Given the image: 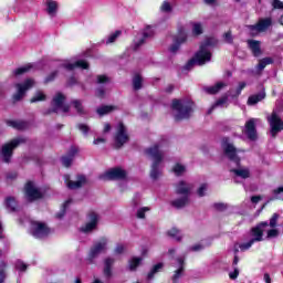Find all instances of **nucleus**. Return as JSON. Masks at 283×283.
Listing matches in <instances>:
<instances>
[{"label": "nucleus", "instance_id": "1", "mask_svg": "<svg viewBox=\"0 0 283 283\" xmlns=\"http://www.w3.org/2000/svg\"><path fill=\"white\" fill-rule=\"evenodd\" d=\"M171 109L177 112L175 115L176 123H180V120H187L191 118V113L193 112V102H186L182 104V101L174 98Z\"/></svg>", "mask_w": 283, "mask_h": 283}, {"label": "nucleus", "instance_id": "2", "mask_svg": "<svg viewBox=\"0 0 283 283\" xmlns=\"http://www.w3.org/2000/svg\"><path fill=\"white\" fill-rule=\"evenodd\" d=\"M145 154L147 156H151L154 159V163L151 165V170H150V178L153 180H158L160 177V170L158 169L160 163H163V154H160V145L155 144L153 147L146 148Z\"/></svg>", "mask_w": 283, "mask_h": 283}, {"label": "nucleus", "instance_id": "3", "mask_svg": "<svg viewBox=\"0 0 283 283\" xmlns=\"http://www.w3.org/2000/svg\"><path fill=\"white\" fill-rule=\"evenodd\" d=\"M24 143H28V139L25 137H17L13 138L11 142L2 145L0 149V158L3 163H10L12 160V154H14V149L19 147V145H24Z\"/></svg>", "mask_w": 283, "mask_h": 283}, {"label": "nucleus", "instance_id": "4", "mask_svg": "<svg viewBox=\"0 0 283 283\" xmlns=\"http://www.w3.org/2000/svg\"><path fill=\"white\" fill-rule=\"evenodd\" d=\"M273 25V18H260L255 24H249L248 30L250 31V36H256L262 32H266L269 28Z\"/></svg>", "mask_w": 283, "mask_h": 283}, {"label": "nucleus", "instance_id": "5", "mask_svg": "<svg viewBox=\"0 0 283 283\" xmlns=\"http://www.w3.org/2000/svg\"><path fill=\"white\" fill-rule=\"evenodd\" d=\"M35 85L34 80L27 78L22 83H15V93L12 95L13 103H19V101H23V97L25 96V92L29 90H32V87Z\"/></svg>", "mask_w": 283, "mask_h": 283}, {"label": "nucleus", "instance_id": "6", "mask_svg": "<svg viewBox=\"0 0 283 283\" xmlns=\"http://www.w3.org/2000/svg\"><path fill=\"white\" fill-rule=\"evenodd\" d=\"M229 137L222 138V149L224 153V156H227L228 160L231 163H234L238 167L241 165L240 156H238V148L233 146V144L229 143Z\"/></svg>", "mask_w": 283, "mask_h": 283}, {"label": "nucleus", "instance_id": "7", "mask_svg": "<svg viewBox=\"0 0 283 283\" xmlns=\"http://www.w3.org/2000/svg\"><path fill=\"white\" fill-rule=\"evenodd\" d=\"M99 178L106 181L127 180V170L120 167L109 168Z\"/></svg>", "mask_w": 283, "mask_h": 283}, {"label": "nucleus", "instance_id": "8", "mask_svg": "<svg viewBox=\"0 0 283 283\" xmlns=\"http://www.w3.org/2000/svg\"><path fill=\"white\" fill-rule=\"evenodd\" d=\"M115 149H120L126 143H129V134H127V126L119 122L114 136Z\"/></svg>", "mask_w": 283, "mask_h": 283}, {"label": "nucleus", "instance_id": "9", "mask_svg": "<svg viewBox=\"0 0 283 283\" xmlns=\"http://www.w3.org/2000/svg\"><path fill=\"white\" fill-rule=\"evenodd\" d=\"M30 233L33 235V238H36L38 240H43V238H48L51 233L50 228H48V224L39 221H32Z\"/></svg>", "mask_w": 283, "mask_h": 283}, {"label": "nucleus", "instance_id": "10", "mask_svg": "<svg viewBox=\"0 0 283 283\" xmlns=\"http://www.w3.org/2000/svg\"><path fill=\"white\" fill-rule=\"evenodd\" d=\"M66 98L67 97L65 96V94L61 92L56 93L52 99L53 112H55L56 114H59V112L67 114V112H70V106L65 104Z\"/></svg>", "mask_w": 283, "mask_h": 283}, {"label": "nucleus", "instance_id": "11", "mask_svg": "<svg viewBox=\"0 0 283 283\" xmlns=\"http://www.w3.org/2000/svg\"><path fill=\"white\" fill-rule=\"evenodd\" d=\"M269 124L271 127L270 134L272 138H275L280 132H283V120L277 113L272 112L271 117L269 118Z\"/></svg>", "mask_w": 283, "mask_h": 283}, {"label": "nucleus", "instance_id": "12", "mask_svg": "<svg viewBox=\"0 0 283 283\" xmlns=\"http://www.w3.org/2000/svg\"><path fill=\"white\" fill-rule=\"evenodd\" d=\"M85 185H87V177L85 175H77L75 180L72 181L73 200H83L85 195H81L80 198L76 196H78V189H82V187H85Z\"/></svg>", "mask_w": 283, "mask_h": 283}, {"label": "nucleus", "instance_id": "13", "mask_svg": "<svg viewBox=\"0 0 283 283\" xmlns=\"http://www.w3.org/2000/svg\"><path fill=\"white\" fill-rule=\"evenodd\" d=\"M182 43H187V32H185V28L180 27L178 29V35L174 38L172 44L169 46V52L176 54V52L180 50Z\"/></svg>", "mask_w": 283, "mask_h": 283}, {"label": "nucleus", "instance_id": "14", "mask_svg": "<svg viewBox=\"0 0 283 283\" xmlns=\"http://www.w3.org/2000/svg\"><path fill=\"white\" fill-rule=\"evenodd\" d=\"M107 248V239H102L99 242L95 243L94 247L91 248L87 260L90 264L94 262L95 258H98L103 251Z\"/></svg>", "mask_w": 283, "mask_h": 283}, {"label": "nucleus", "instance_id": "15", "mask_svg": "<svg viewBox=\"0 0 283 283\" xmlns=\"http://www.w3.org/2000/svg\"><path fill=\"white\" fill-rule=\"evenodd\" d=\"M24 191H25L27 199L30 202H33V200H39L40 198H43V193L41 192V190L39 188H36L34 182H32V181H29L25 185Z\"/></svg>", "mask_w": 283, "mask_h": 283}, {"label": "nucleus", "instance_id": "16", "mask_svg": "<svg viewBox=\"0 0 283 283\" xmlns=\"http://www.w3.org/2000/svg\"><path fill=\"white\" fill-rule=\"evenodd\" d=\"M86 218L90 222H87L85 227L82 228V231L83 233H92V231L98 227V213L91 210L86 214Z\"/></svg>", "mask_w": 283, "mask_h": 283}, {"label": "nucleus", "instance_id": "17", "mask_svg": "<svg viewBox=\"0 0 283 283\" xmlns=\"http://www.w3.org/2000/svg\"><path fill=\"white\" fill-rule=\"evenodd\" d=\"M211 51L206 50L205 46H199V50L195 54V60L197 61V65H205L211 61Z\"/></svg>", "mask_w": 283, "mask_h": 283}, {"label": "nucleus", "instance_id": "18", "mask_svg": "<svg viewBox=\"0 0 283 283\" xmlns=\"http://www.w3.org/2000/svg\"><path fill=\"white\" fill-rule=\"evenodd\" d=\"M266 227H269V222L262 221L251 229V235L253 237L252 240H254V242H262V240H264L263 239V235H264L263 229Z\"/></svg>", "mask_w": 283, "mask_h": 283}, {"label": "nucleus", "instance_id": "19", "mask_svg": "<svg viewBox=\"0 0 283 283\" xmlns=\"http://www.w3.org/2000/svg\"><path fill=\"white\" fill-rule=\"evenodd\" d=\"M245 136L249 140H258V128L255 127V118H250L245 122Z\"/></svg>", "mask_w": 283, "mask_h": 283}, {"label": "nucleus", "instance_id": "20", "mask_svg": "<svg viewBox=\"0 0 283 283\" xmlns=\"http://www.w3.org/2000/svg\"><path fill=\"white\" fill-rule=\"evenodd\" d=\"M248 48L252 52V56H262V42L260 40H247Z\"/></svg>", "mask_w": 283, "mask_h": 283}, {"label": "nucleus", "instance_id": "21", "mask_svg": "<svg viewBox=\"0 0 283 283\" xmlns=\"http://www.w3.org/2000/svg\"><path fill=\"white\" fill-rule=\"evenodd\" d=\"M7 125L8 127H12L13 129H18L20 132H23L24 129H28V127H30V124L28 122L21 119H8Z\"/></svg>", "mask_w": 283, "mask_h": 283}, {"label": "nucleus", "instance_id": "22", "mask_svg": "<svg viewBox=\"0 0 283 283\" xmlns=\"http://www.w3.org/2000/svg\"><path fill=\"white\" fill-rule=\"evenodd\" d=\"M45 12L49 14V17H51V19H54V17H56V13L59 12V2L46 0Z\"/></svg>", "mask_w": 283, "mask_h": 283}, {"label": "nucleus", "instance_id": "23", "mask_svg": "<svg viewBox=\"0 0 283 283\" xmlns=\"http://www.w3.org/2000/svg\"><path fill=\"white\" fill-rule=\"evenodd\" d=\"M264 98H266V92L262 90L261 92L249 96L248 105H258V103H261V101H264Z\"/></svg>", "mask_w": 283, "mask_h": 283}, {"label": "nucleus", "instance_id": "24", "mask_svg": "<svg viewBox=\"0 0 283 283\" xmlns=\"http://www.w3.org/2000/svg\"><path fill=\"white\" fill-rule=\"evenodd\" d=\"M161 269H165V263L159 262L157 264H155L150 271L147 273L146 280L147 282H151V280H154V277H156L157 273H160Z\"/></svg>", "mask_w": 283, "mask_h": 283}, {"label": "nucleus", "instance_id": "25", "mask_svg": "<svg viewBox=\"0 0 283 283\" xmlns=\"http://www.w3.org/2000/svg\"><path fill=\"white\" fill-rule=\"evenodd\" d=\"M31 70H34V64L29 63L13 70L12 74L13 76H15V78H19V76H23V74H28V72H30Z\"/></svg>", "mask_w": 283, "mask_h": 283}, {"label": "nucleus", "instance_id": "26", "mask_svg": "<svg viewBox=\"0 0 283 283\" xmlns=\"http://www.w3.org/2000/svg\"><path fill=\"white\" fill-rule=\"evenodd\" d=\"M191 191V188L187 187V182L184 180L179 181L177 185L176 193L178 196H187L189 197V192Z\"/></svg>", "mask_w": 283, "mask_h": 283}, {"label": "nucleus", "instance_id": "27", "mask_svg": "<svg viewBox=\"0 0 283 283\" xmlns=\"http://www.w3.org/2000/svg\"><path fill=\"white\" fill-rule=\"evenodd\" d=\"M112 266H114V259L112 258H106L104 261V270L103 274L109 279L112 277Z\"/></svg>", "mask_w": 283, "mask_h": 283}, {"label": "nucleus", "instance_id": "28", "mask_svg": "<svg viewBox=\"0 0 283 283\" xmlns=\"http://www.w3.org/2000/svg\"><path fill=\"white\" fill-rule=\"evenodd\" d=\"M140 264H143V256H133L129 261H128V270L129 271H137L138 266H140Z\"/></svg>", "mask_w": 283, "mask_h": 283}, {"label": "nucleus", "instance_id": "29", "mask_svg": "<svg viewBox=\"0 0 283 283\" xmlns=\"http://www.w3.org/2000/svg\"><path fill=\"white\" fill-rule=\"evenodd\" d=\"M188 203H189V197L187 196L172 200L170 202L171 207H175V209H182L184 207H187Z\"/></svg>", "mask_w": 283, "mask_h": 283}, {"label": "nucleus", "instance_id": "30", "mask_svg": "<svg viewBox=\"0 0 283 283\" xmlns=\"http://www.w3.org/2000/svg\"><path fill=\"white\" fill-rule=\"evenodd\" d=\"M222 87H227V84L224 82H218L213 86L206 87L205 91L207 94L216 95L218 92H220V90H222Z\"/></svg>", "mask_w": 283, "mask_h": 283}, {"label": "nucleus", "instance_id": "31", "mask_svg": "<svg viewBox=\"0 0 283 283\" xmlns=\"http://www.w3.org/2000/svg\"><path fill=\"white\" fill-rule=\"evenodd\" d=\"M72 105H73V107L76 111L78 116H86L87 111H85V107L83 106V103L80 99H74L72 102Z\"/></svg>", "mask_w": 283, "mask_h": 283}, {"label": "nucleus", "instance_id": "32", "mask_svg": "<svg viewBox=\"0 0 283 283\" xmlns=\"http://www.w3.org/2000/svg\"><path fill=\"white\" fill-rule=\"evenodd\" d=\"M6 207L11 212L19 211V205L17 203V199H14V197H8L6 199Z\"/></svg>", "mask_w": 283, "mask_h": 283}, {"label": "nucleus", "instance_id": "33", "mask_svg": "<svg viewBox=\"0 0 283 283\" xmlns=\"http://www.w3.org/2000/svg\"><path fill=\"white\" fill-rule=\"evenodd\" d=\"M231 174L237 175L239 178H243V180H247V178H251V171L249 169H231Z\"/></svg>", "mask_w": 283, "mask_h": 283}, {"label": "nucleus", "instance_id": "34", "mask_svg": "<svg viewBox=\"0 0 283 283\" xmlns=\"http://www.w3.org/2000/svg\"><path fill=\"white\" fill-rule=\"evenodd\" d=\"M114 109H116V106H112V105H104V106H101L96 109V113L99 115V116H105L107 114H112V112H114Z\"/></svg>", "mask_w": 283, "mask_h": 283}, {"label": "nucleus", "instance_id": "35", "mask_svg": "<svg viewBox=\"0 0 283 283\" xmlns=\"http://www.w3.org/2000/svg\"><path fill=\"white\" fill-rule=\"evenodd\" d=\"M266 65H273V57L261 59L256 65V70H259V72H262V70H264Z\"/></svg>", "mask_w": 283, "mask_h": 283}, {"label": "nucleus", "instance_id": "36", "mask_svg": "<svg viewBox=\"0 0 283 283\" xmlns=\"http://www.w3.org/2000/svg\"><path fill=\"white\" fill-rule=\"evenodd\" d=\"M76 67L80 70H90V63L85 60H77L72 63V70H76Z\"/></svg>", "mask_w": 283, "mask_h": 283}, {"label": "nucleus", "instance_id": "37", "mask_svg": "<svg viewBox=\"0 0 283 283\" xmlns=\"http://www.w3.org/2000/svg\"><path fill=\"white\" fill-rule=\"evenodd\" d=\"M133 87L136 92H138V90H143V76H140V74H136L133 77Z\"/></svg>", "mask_w": 283, "mask_h": 283}, {"label": "nucleus", "instance_id": "38", "mask_svg": "<svg viewBox=\"0 0 283 283\" xmlns=\"http://www.w3.org/2000/svg\"><path fill=\"white\" fill-rule=\"evenodd\" d=\"M205 30L202 29V24L200 22H192V34L193 36H200Z\"/></svg>", "mask_w": 283, "mask_h": 283}, {"label": "nucleus", "instance_id": "39", "mask_svg": "<svg viewBox=\"0 0 283 283\" xmlns=\"http://www.w3.org/2000/svg\"><path fill=\"white\" fill-rule=\"evenodd\" d=\"M150 36H154V31H145L143 33V38L135 44V50H138V48H140V45H143L145 43L146 39H149Z\"/></svg>", "mask_w": 283, "mask_h": 283}, {"label": "nucleus", "instance_id": "40", "mask_svg": "<svg viewBox=\"0 0 283 283\" xmlns=\"http://www.w3.org/2000/svg\"><path fill=\"white\" fill-rule=\"evenodd\" d=\"M72 205V200H66L61 209V211L56 214L57 220H61L65 217V211H67V208Z\"/></svg>", "mask_w": 283, "mask_h": 283}, {"label": "nucleus", "instance_id": "41", "mask_svg": "<svg viewBox=\"0 0 283 283\" xmlns=\"http://www.w3.org/2000/svg\"><path fill=\"white\" fill-rule=\"evenodd\" d=\"M179 233H180V230H178L177 228H172L167 231V235H169V238H175L177 242H180V240H182V237L179 235Z\"/></svg>", "mask_w": 283, "mask_h": 283}, {"label": "nucleus", "instance_id": "42", "mask_svg": "<svg viewBox=\"0 0 283 283\" xmlns=\"http://www.w3.org/2000/svg\"><path fill=\"white\" fill-rule=\"evenodd\" d=\"M123 34V31L116 30L114 33H111L108 39L106 40V45H109V43H116V39Z\"/></svg>", "mask_w": 283, "mask_h": 283}, {"label": "nucleus", "instance_id": "43", "mask_svg": "<svg viewBox=\"0 0 283 283\" xmlns=\"http://www.w3.org/2000/svg\"><path fill=\"white\" fill-rule=\"evenodd\" d=\"M41 101H45V95L43 92L38 91L35 92V94L33 95V97L30 99V103H39Z\"/></svg>", "mask_w": 283, "mask_h": 283}, {"label": "nucleus", "instance_id": "44", "mask_svg": "<svg viewBox=\"0 0 283 283\" xmlns=\"http://www.w3.org/2000/svg\"><path fill=\"white\" fill-rule=\"evenodd\" d=\"M184 273H185V266H179V269L175 271V273L171 277L172 282L174 283L178 282V280H180V277H182Z\"/></svg>", "mask_w": 283, "mask_h": 283}, {"label": "nucleus", "instance_id": "45", "mask_svg": "<svg viewBox=\"0 0 283 283\" xmlns=\"http://www.w3.org/2000/svg\"><path fill=\"white\" fill-rule=\"evenodd\" d=\"M277 220H280V213L275 212L270 218V223H268V227L275 229V227H277Z\"/></svg>", "mask_w": 283, "mask_h": 283}, {"label": "nucleus", "instance_id": "46", "mask_svg": "<svg viewBox=\"0 0 283 283\" xmlns=\"http://www.w3.org/2000/svg\"><path fill=\"white\" fill-rule=\"evenodd\" d=\"M15 269L17 271H19L20 273H25V271H28V264H25L23 261L18 260L15 262Z\"/></svg>", "mask_w": 283, "mask_h": 283}, {"label": "nucleus", "instance_id": "47", "mask_svg": "<svg viewBox=\"0 0 283 283\" xmlns=\"http://www.w3.org/2000/svg\"><path fill=\"white\" fill-rule=\"evenodd\" d=\"M216 45V40L213 38H208L203 43L200 44V48H203V50H207V48H211Z\"/></svg>", "mask_w": 283, "mask_h": 283}, {"label": "nucleus", "instance_id": "48", "mask_svg": "<svg viewBox=\"0 0 283 283\" xmlns=\"http://www.w3.org/2000/svg\"><path fill=\"white\" fill-rule=\"evenodd\" d=\"M172 171L176 174V176H182V174H185V166L176 164Z\"/></svg>", "mask_w": 283, "mask_h": 283}, {"label": "nucleus", "instance_id": "49", "mask_svg": "<svg viewBox=\"0 0 283 283\" xmlns=\"http://www.w3.org/2000/svg\"><path fill=\"white\" fill-rule=\"evenodd\" d=\"M76 129H78V132H82L84 136H87V134H90V126H87L86 124H77Z\"/></svg>", "mask_w": 283, "mask_h": 283}, {"label": "nucleus", "instance_id": "50", "mask_svg": "<svg viewBox=\"0 0 283 283\" xmlns=\"http://www.w3.org/2000/svg\"><path fill=\"white\" fill-rule=\"evenodd\" d=\"M6 262H0V283L6 281Z\"/></svg>", "mask_w": 283, "mask_h": 283}, {"label": "nucleus", "instance_id": "51", "mask_svg": "<svg viewBox=\"0 0 283 283\" xmlns=\"http://www.w3.org/2000/svg\"><path fill=\"white\" fill-rule=\"evenodd\" d=\"M147 211H149V207H143L140 209L137 210V218L139 220L145 219V213H147Z\"/></svg>", "mask_w": 283, "mask_h": 283}, {"label": "nucleus", "instance_id": "52", "mask_svg": "<svg viewBox=\"0 0 283 283\" xmlns=\"http://www.w3.org/2000/svg\"><path fill=\"white\" fill-rule=\"evenodd\" d=\"M253 244H255V240L251 239L250 241L242 243L240 245L241 251H247L249 250L251 247H253Z\"/></svg>", "mask_w": 283, "mask_h": 283}, {"label": "nucleus", "instance_id": "53", "mask_svg": "<svg viewBox=\"0 0 283 283\" xmlns=\"http://www.w3.org/2000/svg\"><path fill=\"white\" fill-rule=\"evenodd\" d=\"M161 12H171L174 8H171V3L164 1L161 7H160Z\"/></svg>", "mask_w": 283, "mask_h": 283}, {"label": "nucleus", "instance_id": "54", "mask_svg": "<svg viewBox=\"0 0 283 283\" xmlns=\"http://www.w3.org/2000/svg\"><path fill=\"white\" fill-rule=\"evenodd\" d=\"M56 76H59V71H53V72H51V73L45 77V83H52V81H54V78H56Z\"/></svg>", "mask_w": 283, "mask_h": 283}, {"label": "nucleus", "instance_id": "55", "mask_svg": "<svg viewBox=\"0 0 283 283\" xmlns=\"http://www.w3.org/2000/svg\"><path fill=\"white\" fill-rule=\"evenodd\" d=\"M223 39L226 41V43H229L230 45L233 44V35L231 33V31H228L223 34Z\"/></svg>", "mask_w": 283, "mask_h": 283}, {"label": "nucleus", "instance_id": "56", "mask_svg": "<svg viewBox=\"0 0 283 283\" xmlns=\"http://www.w3.org/2000/svg\"><path fill=\"white\" fill-rule=\"evenodd\" d=\"M60 67H62L63 70H66L67 72H72V62L64 61L60 63Z\"/></svg>", "mask_w": 283, "mask_h": 283}, {"label": "nucleus", "instance_id": "57", "mask_svg": "<svg viewBox=\"0 0 283 283\" xmlns=\"http://www.w3.org/2000/svg\"><path fill=\"white\" fill-rule=\"evenodd\" d=\"M213 209H216V211H224L227 210V205L223 202H216L213 203Z\"/></svg>", "mask_w": 283, "mask_h": 283}, {"label": "nucleus", "instance_id": "58", "mask_svg": "<svg viewBox=\"0 0 283 283\" xmlns=\"http://www.w3.org/2000/svg\"><path fill=\"white\" fill-rule=\"evenodd\" d=\"M272 8L274 10H283V2L280 0H272Z\"/></svg>", "mask_w": 283, "mask_h": 283}, {"label": "nucleus", "instance_id": "59", "mask_svg": "<svg viewBox=\"0 0 283 283\" xmlns=\"http://www.w3.org/2000/svg\"><path fill=\"white\" fill-rule=\"evenodd\" d=\"M97 83L103 85L105 83H109V77L107 75H97Z\"/></svg>", "mask_w": 283, "mask_h": 283}, {"label": "nucleus", "instance_id": "60", "mask_svg": "<svg viewBox=\"0 0 283 283\" xmlns=\"http://www.w3.org/2000/svg\"><path fill=\"white\" fill-rule=\"evenodd\" d=\"M205 191H207V184H202L197 190L199 198H205Z\"/></svg>", "mask_w": 283, "mask_h": 283}, {"label": "nucleus", "instance_id": "61", "mask_svg": "<svg viewBox=\"0 0 283 283\" xmlns=\"http://www.w3.org/2000/svg\"><path fill=\"white\" fill-rule=\"evenodd\" d=\"M197 62L196 57H191L185 65V70H190Z\"/></svg>", "mask_w": 283, "mask_h": 283}, {"label": "nucleus", "instance_id": "62", "mask_svg": "<svg viewBox=\"0 0 283 283\" xmlns=\"http://www.w3.org/2000/svg\"><path fill=\"white\" fill-rule=\"evenodd\" d=\"M280 235V231L277 229H271L268 231V238H277Z\"/></svg>", "mask_w": 283, "mask_h": 283}, {"label": "nucleus", "instance_id": "63", "mask_svg": "<svg viewBox=\"0 0 283 283\" xmlns=\"http://www.w3.org/2000/svg\"><path fill=\"white\" fill-rule=\"evenodd\" d=\"M62 165L64 167H70L72 165V157H62Z\"/></svg>", "mask_w": 283, "mask_h": 283}, {"label": "nucleus", "instance_id": "64", "mask_svg": "<svg viewBox=\"0 0 283 283\" xmlns=\"http://www.w3.org/2000/svg\"><path fill=\"white\" fill-rule=\"evenodd\" d=\"M95 94H96L97 98H105V88H103V87L96 88Z\"/></svg>", "mask_w": 283, "mask_h": 283}]
</instances>
